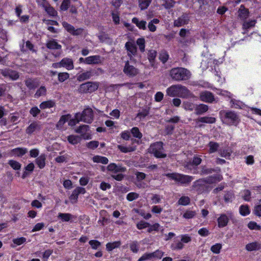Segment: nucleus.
<instances>
[{
    "label": "nucleus",
    "instance_id": "obj_17",
    "mask_svg": "<svg viewBox=\"0 0 261 261\" xmlns=\"http://www.w3.org/2000/svg\"><path fill=\"white\" fill-rule=\"evenodd\" d=\"M125 47L127 50L128 56L131 58L132 56H135L137 53V47L136 45L131 42H127L125 44Z\"/></svg>",
    "mask_w": 261,
    "mask_h": 261
},
{
    "label": "nucleus",
    "instance_id": "obj_58",
    "mask_svg": "<svg viewBox=\"0 0 261 261\" xmlns=\"http://www.w3.org/2000/svg\"><path fill=\"white\" fill-rule=\"evenodd\" d=\"M89 243L93 249H97L101 245L100 242L95 240L90 241Z\"/></svg>",
    "mask_w": 261,
    "mask_h": 261
},
{
    "label": "nucleus",
    "instance_id": "obj_38",
    "mask_svg": "<svg viewBox=\"0 0 261 261\" xmlns=\"http://www.w3.org/2000/svg\"><path fill=\"white\" fill-rule=\"evenodd\" d=\"M81 137L79 136L70 135L68 137L67 140L70 143L75 145L79 143L81 141Z\"/></svg>",
    "mask_w": 261,
    "mask_h": 261
},
{
    "label": "nucleus",
    "instance_id": "obj_1",
    "mask_svg": "<svg viewBox=\"0 0 261 261\" xmlns=\"http://www.w3.org/2000/svg\"><path fill=\"white\" fill-rule=\"evenodd\" d=\"M167 95L170 97H179L187 98L192 96L190 91L185 86L176 84L170 86L166 89Z\"/></svg>",
    "mask_w": 261,
    "mask_h": 261
},
{
    "label": "nucleus",
    "instance_id": "obj_18",
    "mask_svg": "<svg viewBox=\"0 0 261 261\" xmlns=\"http://www.w3.org/2000/svg\"><path fill=\"white\" fill-rule=\"evenodd\" d=\"M41 128V124L39 122H34L32 123L26 129V133L32 134L35 131H39Z\"/></svg>",
    "mask_w": 261,
    "mask_h": 261
},
{
    "label": "nucleus",
    "instance_id": "obj_3",
    "mask_svg": "<svg viewBox=\"0 0 261 261\" xmlns=\"http://www.w3.org/2000/svg\"><path fill=\"white\" fill-rule=\"evenodd\" d=\"M163 145L164 143L161 141L152 143L148 149V152L156 158H165L167 154L165 152Z\"/></svg>",
    "mask_w": 261,
    "mask_h": 261
},
{
    "label": "nucleus",
    "instance_id": "obj_26",
    "mask_svg": "<svg viewBox=\"0 0 261 261\" xmlns=\"http://www.w3.org/2000/svg\"><path fill=\"white\" fill-rule=\"evenodd\" d=\"M223 179L222 176L220 174H216L209 176L205 178L207 184H213L221 181Z\"/></svg>",
    "mask_w": 261,
    "mask_h": 261
},
{
    "label": "nucleus",
    "instance_id": "obj_33",
    "mask_svg": "<svg viewBox=\"0 0 261 261\" xmlns=\"http://www.w3.org/2000/svg\"><path fill=\"white\" fill-rule=\"evenodd\" d=\"M92 160L94 163H101L103 164H107L109 162V160L107 158L100 155L93 156Z\"/></svg>",
    "mask_w": 261,
    "mask_h": 261
},
{
    "label": "nucleus",
    "instance_id": "obj_13",
    "mask_svg": "<svg viewBox=\"0 0 261 261\" xmlns=\"http://www.w3.org/2000/svg\"><path fill=\"white\" fill-rule=\"evenodd\" d=\"M86 193V190L85 188L82 187H77L72 192V194L69 197V199L72 203H76L78 196L80 194H85Z\"/></svg>",
    "mask_w": 261,
    "mask_h": 261
},
{
    "label": "nucleus",
    "instance_id": "obj_25",
    "mask_svg": "<svg viewBox=\"0 0 261 261\" xmlns=\"http://www.w3.org/2000/svg\"><path fill=\"white\" fill-rule=\"evenodd\" d=\"M246 249L249 251L258 250L261 249V244L256 242H252L246 245Z\"/></svg>",
    "mask_w": 261,
    "mask_h": 261
},
{
    "label": "nucleus",
    "instance_id": "obj_57",
    "mask_svg": "<svg viewBox=\"0 0 261 261\" xmlns=\"http://www.w3.org/2000/svg\"><path fill=\"white\" fill-rule=\"evenodd\" d=\"M139 197V194L137 193L131 192L128 193L126 196V199L129 201H133Z\"/></svg>",
    "mask_w": 261,
    "mask_h": 261
},
{
    "label": "nucleus",
    "instance_id": "obj_21",
    "mask_svg": "<svg viewBox=\"0 0 261 261\" xmlns=\"http://www.w3.org/2000/svg\"><path fill=\"white\" fill-rule=\"evenodd\" d=\"M208 110V106L204 104L196 105L195 114L197 115H202Z\"/></svg>",
    "mask_w": 261,
    "mask_h": 261
},
{
    "label": "nucleus",
    "instance_id": "obj_37",
    "mask_svg": "<svg viewBox=\"0 0 261 261\" xmlns=\"http://www.w3.org/2000/svg\"><path fill=\"white\" fill-rule=\"evenodd\" d=\"M139 3V6L141 10H143L146 9L150 4L151 3L152 0H138Z\"/></svg>",
    "mask_w": 261,
    "mask_h": 261
},
{
    "label": "nucleus",
    "instance_id": "obj_41",
    "mask_svg": "<svg viewBox=\"0 0 261 261\" xmlns=\"http://www.w3.org/2000/svg\"><path fill=\"white\" fill-rule=\"evenodd\" d=\"M46 94V89L44 86H41L39 89H38L34 95L35 98H38L42 96H45Z\"/></svg>",
    "mask_w": 261,
    "mask_h": 261
},
{
    "label": "nucleus",
    "instance_id": "obj_10",
    "mask_svg": "<svg viewBox=\"0 0 261 261\" xmlns=\"http://www.w3.org/2000/svg\"><path fill=\"white\" fill-rule=\"evenodd\" d=\"M199 98L200 100L208 103H212L215 100L213 94L208 91L201 92L199 94Z\"/></svg>",
    "mask_w": 261,
    "mask_h": 261
},
{
    "label": "nucleus",
    "instance_id": "obj_32",
    "mask_svg": "<svg viewBox=\"0 0 261 261\" xmlns=\"http://www.w3.org/2000/svg\"><path fill=\"white\" fill-rule=\"evenodd\" d=\"M132 22L135 23L140 29L146 30V22L144 20L140 21L137 17L132 19Z\"/></svg>",
    "mask_w": 261,
    "mask_h": 261
},
{
    "label": "nucleus",
    "instance_id": "obj_40",
    "mask_svg": "<svg viewBox=\"0 0 261 261\" xmlns=\"http://www.w3.org/2000/svg\"><path fill=\"white\" fill-rule=\"evenodd\" d=\"M156 56V51L154 50H151L148 53V59L152 66H153L154 59Z\"/></svg>",
    "mask_w": 261,
    "mask_h": 261
},
{
    "label": "nucleus",
    "instance_id": "obj_12",
    "mask_svg": "<svg viewBox=\"0 0 261 261\" xmlns=\"http://www.w3.org/2000/svg\"><path fill=\"white\" fill-rule=\"evenodd\" d=\"M63 27L66 30L67 32L71 33L73 35H81L83 32V29L79 28L75 29L74 27L67 23V22L64 21L62 22Z\"/></svg>",
    "mask_w": 261,
    "mask_h": 261
},
{
    "label": "nucleus",
    "instance_id": "obj_9",
    "mask_svg": "<svg viewBox=\"0 0 261 261\" xmlns=\"http://www.w3.org/2000/svg\"><path fill=\"white\" fill-rule=\"evenodd\" d=\"M225 117L230 125H237L239 123V117L234 112L228 111L225 112Z\"/></svg>",
    "mask_w": 261,
    "mask_h": 261
},
{
    "label": "nucleus",
    "instance_id": "obj_53",
    "mask_svg": "<svg viewBox=\"0 0 261 261\" xmlns=\"http://www.w3.org/2000/svg\"><path fill=\"white\" fill-rule=\"evenodd\" d=\"M222 248V245L219 243H217L213 245L211 248V250L214 253L218 254Z\"/></svg>",
    "mask_w": 261,
    "mask_h": 261
},
{
    "label": "nucleus",
    "instance_id": "obj_49",
    "mask_svg": "<svg viewBox=\"0 0 261 261\" xmlns=\"http://www.w3.org/2000/svg\"><path fill=\"white\" fill-rule=\"evenodd\" d=\"M137 44L139 46L140 51L144 52L145 50V39L143 38L138 39Z\"/></svg>",
    "mask_w": 261,
    "mask_h": 261
},
{
    "label": "nucleus",
    "instance_id": "obj_42",
    "mask_svg": "<svg viewBox=\"0 0 261 261\" xmlns=\"http://www.w3.org/2000/svg\"><path fill=\"white\" fill-rule=\"evenodd\" d=\"M215 169L213 168H208L205 166L201 167L200 174L202 175H207L215 172Z\"/></svg>",
    "mask_w": 261,
    "mask_h": 261
},
{
    "label": "nucleus",
    "instance_id": "obj_22",
    "mask_svg": "<svg viewBox=\"0 0 261 261\" xmlns=\"http://www.w3.org/2000/svg\"><path fill=\"white\" fill-rule=\"evenodd\" d=\"M60 62L62 67L66 68L67 70L72 69L74 67L73 61L71 59L65 58Z\"/></svg>",
    "mask_w": 261,
    "mask_h": 261
},
{
    "label": "nucleus",
    "instance_id": "obj_59",
    "mask_svg": "<svg viewBox=\"0 0 261 261\" xmlns=\"http://www.w3.org/2000/svg\"><path fill=\"white\" fill-rule=\"evenodd\" d=\"M164 254V252L160 250H157L154 252L151 253L152 258H156L160 259Z\"/></svg>",
    "mask_w": 261,
    "mask_h": 261
},
{
    "label": "nucleus",
    "instance_id": "obj_64",
    "mask_svg": "<svg viewBox=\"0 0 261 261\" xmlns=\"http://www.w3.org/2000/svg\"><path fill=\"white\" fill-rule=\"evenodd\" d=\"M40 110L37 107H34L30 110V113L33 116L36 117L40 113Z\"/></svg>",
    "mask_w": 261,
    "mask_h": 261
},
{
    "label": "nucleus",
    "instance_id": "obj_16",
    "mask_svg": "<svg viewBox=\"0 0 261 261\" xmlns=\"http://www.w3.org/2000/svg\"><path fill=\"white\" fill-rule=\"evenodd\" d=\"M108 170L114 173L124 172L126 171L125 167H122L121 165H117L115 163H111L107 167Z\"/></svg>",
    "mask_w": 261,
    "mask_h": 261
},
{
    "label": "nucleus",
    "instance_id": "obj_52",
    "mask_svg": "<svg viewBox=\"0 0 261 261\" xmlns=\"http://www.w3.org/2000/svg\"><path fill=\"white\" fill-rule=\"evenodd\" d=\"M240 213L243 216L248 215L250 213L248 206L247 205H241L240 207Z\"/></svg>",
    "mask_w": 261,
    "mask_h": 261
},
{
    "label": "nucleus",
    "instance_id": "obj_35",
    "mask_svg": "<svg viewBox=\"0 0 261 261\" xmlns=\"http://www.w3.org/2000/svg\"><path fill=\"white\" fill-rule=\"evenodd\" d=\"M121 244V242L119 241L112 243L110 242L106 244V249L108 251H111L113 249L119 247Z\"/></svg>",
    "mask_w": 261,
    "mask_h": 261
},
{
    "label": "nucleus",
    "instance_id": "obj_39",
    "mask_svg": "<svg viewBox=\"0 0 261 261\" xmlns=\"http://www.w3.org/2000/svg\"><path fill=\"white\" fill-rule=\"evenodd\" d=\"M182 107L185 110L192 111L195 110L196 105L189 101H185L182 103Z\"/></svg>",
    "mask_w": 261,
    "mask_h": 261
},
{
    "label": "nucleus",
    "instance_id": "obj_45",
    "mask_svg": "<svg viewBox=\"0 0 261 261\" xmlns=\"http://www.w3.org/2000/svg\"><path fill=\"white\" fill-rule=\"evenodd\" d=\"M164 2L163 6L166 9H169L174 6L175 2L174 0H163Z\"/></svg>",
    "mask_w": 261,
    "mask_h": 261
},
{
    "label": "nucleus",
    "instance_id": "obj_61",
    "mask_svg": "<svg viewBox=\"0 0 261 261\" xmlns=\"http://www.w3.org/2000/svg\"><path fill=\"white\" fill-rule=\"evenodd\" d=\"M168 57L169 56L166 51H162L160 54L159 59L163 63H165L168 60Z\"/></svg>",
    "mask_w": 261,
    "mask_h": 261
},
{
    "label": "nucleus",
    "instance_id": "obj_48",
    "mask_svg": "<svg viewBox=\"0 0 261 261\" xmlns=\"http://www.w3.org/2000/svg\"><path fill=\"white\" fill-rule=\"evenodd\" d=\"M130 250L134 253H137L139 251V245L137 241L132 242L129 245Z\"/></svg>",
    "mask_w": 261,
    "mask_h": 261
},
{
    "label": "nucleus",
    "instance_id": "obj_47",
    "mask_svg": "<svg viewBox=\"0 0 261 261\" xmlns=\"http://www.w3.org/2000/svg\"><path fill=\"white\" fill-rule=\"evenodd\" d=\"M208 146L210 147V153H213L217 150L219 147V145L218 143L210 142L208 144Z\"/></svg>",
    "mask_w": 261,
    "mask_h": 261
},
{
    "label": "nucleus",
    "instance_id": "obj_19",
    "mask_svg": "<svg viewBox=\"0 0 261 261\" xmlns=\"http://www.w3.org/2000/svg\"><path fill=\"white\" fill-rule=\"evenodd\" d=\"M101 63L100 56H92L85 58V63L87 64H98Z\"/></svg>",
    "mask_w": 261,
    "mask_h": 261
},
{
    "label": "nucleus",
    "instance_id": "obj_14",
    "mask_svg": "<svg viewBox=\"0 0 261 261\" xmlns=\"http://www.w3.org/2000/svg\"><path fill=\"white\" fill-rule=\"evenodd\" d=\"M1 73L4 76L8 77L12 80H16L19 77L18 73L17 71L11 69H5L2 70Z\"/></svg>",
    "mask_w": 261,
    "mask_h": 261
},
{
    "label": "nucleus",
    "instance_id": "obj_62",
    "mask_svg": "<svg viewBox=\"0 0 261 261\" xmlns=\"http://www.w3.org/2000/svg\"><path fill=\"white\" fill-rule=\"evenodd\" d=\"M195 215V212L192 211H187L183 215V217L186 219H191L193 218Z\"/></svg>",
    "mask_w": 261,
    "mask_h": 261
},
{
    "label": "nucleus",
    "instance_id": "obj_11",
    "mask_svg": "<svg viewBox=\"0 0 261 261\" xmlns=\"http://www.w3.org/2000/svg\"><path fill=\"white\" fill-rule=\"evenodd\" d=\"M206 183L207 182L205 181V178L200 179L194 182L192 187L198 193H201L205 189Z\"/></svg>",
    "mask_w": 261,
    "mask_h": 261
},
{
    "label": "nucleus",
    "instance_id": "obj_55",
    "mask_svg": "<svg viewBox=\"0 0 261 261\" xmlns=\"http://www.w3.org/2000/svg\"><path fill=\"white\" fill-rule=\"evenodd\" d=\"M255 24V20H252L249 21H245L243 24V28L244 29L247 30L249 28L254 26Z\"/></svg>",
    "mask_w": 261,
    "mask_h": 261
},
{
    "label": "nucleus",
    "instance_id": "obj_5",
    "mask_svg": "<svg viewBox=\"0 0 261 261\" xmlns=\"http://www.w3.org/2000/svg\"><path fill=\"white\" fill-rule=\"evenodd\" d=\"M93 119V112L92 109L87 108L82 113L75 114V120L77 123L83 121L87 123H91Z\"/></svg>",
    "mask_w": 261,
    "mask_h": 261
},
{
    "label": "nucleus",
    "instance_id": "obj_6",
    "mask_svg": "<svg viewBox=\"0 0 261 261\" xmlns=\"http://www.w3.org/2000/svg\"><path fill=\"white\" fill-rule=\"evenodd\" d=\"M103 73L104 71L101 68H98L97 69H91L89 71H87L79 74L77 76V80L79 82H82L90 79L93 75H99Z\"/></svg>",
    "mask_w": 261,
    "mask_h": 261
},
{
    "label": "nucleus",
    "instance_id": "obj_56",
    "mask_svg": "<svg viewBox=\"0 0 261 261\" xmlns=\"http://www.w3.org/2000/svg\"><path fill=\"white\" fill-rule=\"evenodd\" d=\"M70 0H63L60 7L61 10L62 11L67 10L70 6Z\"/></svg>",
    "mask_w": 261,
    "mask_h": 261
},
{
    "label": "nucleus",
    "instance_id": "obj_28",
    "mask_svg": "<svg viewBox=\"0 0 261 261\" xmlns=\"http://www.w3.org/2000/svg\"><path fill=\"white\" fill-rule=\"evenodd\" d=\"M239 16L242 19H245L247 18L249 16V11L246 9L245 7L241 5L240 8L238 11Z\"/></svg>",
    "mask_w": 261,
    "mask_h": 261
},
{
    "label": "nucleus",
    "instance_id": "obj_24",
    "mask_svg": "<svg viewBox=\"0 0 261 261\" xmlns=\"http://www.w3.org/2000/svg\"><path fill=\"white\" fill-rule=\"evenodd\" d=\"M28 152V150L25 148H16L13 149L11 151V153L13 155L20 157L24 155Z\"/></svg>",
    "mask_w": 261,
    "mask_h": 261
},
{
    "label": "nucleus",
    "instance_id": "obj_51",
    "mask_svg": "<svg viewBox=\"0 0 261 261\" xmlns=\"http://www.w3.org/2000/svg\"><path fill=\"white\" fill-rule=\"evenodd\" d=\"M190 199L188 196H182L178 200V204L182 205H187L189 204Z\"/></svg>",
    "mask_w": 261,
    "mask_h": 261
},
{
    "label": "nucleus",
    "instance_id": "obj_44",
    "mask_svg": "<svg viewBox=\"0 0 261 261\" xmlns=\"http://www.w3.org/2000/svg\"><path fill=\"white\" fill-rule=\"evenodd\" d=\"M130 132L135 138L140 139L142 137V134L137 127H133L131 129Z\"/></svg>",
    "mask_w": 261,
    "mask_h": 261
},
{
    "label": "nucleus",
    "instance_id": "obj_20",
    "mask_svg": "<svg viewBox=\"0 0 261 261\" xmlns=\"http://www.w3.org/2000/svg\"><path fill=\"white\" fill-rule=\"evenodd\" d=\"M41 5L48 15L52 16H55L57 15V12L48 3H44L41 4Z\"/></svg>",
    "mask_w": 261,
    "mask_h": 261
},
{
    "label": "nucleus",
    "instance_id": "obj_36",
    "mask_svg": "<svg viewBox=\"0 0 261 261\" xmlns=\"http://www.w3.org/2000/svg\"><path fill=\"white\" fill-rule=\"evenodd\" d=\"M55 106V102L53 100H48L41 102L39 107L41 109L50 108Z\"/></svg>",
    "mask_w": 261,
    "mask_h": 261
},
{
    "label": "nucleus",
    "instance_id": "obj_54",
    "mask_svg": "<svg viewBox=\"0 0 261 261\" xmlns=\"http://www.w3.org/2000/svg\"><path fill=\"white\" fill-rule=\"evenodd\" d=\"M224 200L226 202H230L234 199V195L232 192H228L224 196Z\"/></svg>",
    "mask_w": 261,
    "mask_h": 261
},
{
    "label": "nucleus",
    "instance_id": "obj_30",
    "mask_svg": "<svg viewBox=\"0 0 261 261\" xmlns=\"http://www.w3.org/2000/svg\"><path fill=\"white\" fill-rule=\"evenodd\" d=\"M25 85L30 89H34L38 87V84L33 79H28L25 81Z\"/></svg>",
    "mask_w": 261,
    "mask_h": 261
},
{
    "label": "nucleus",
    "instance_id": "obj_34",
    "mask_svg": "<svg viewBox=\"0 0 261 261\" xmlns=\"http://www.w3.org/2000/svg\"><path fill=\"white\" fill-rule=\"evenodd\" d=\"M46 156L45 154H41L39 157L36 159V163L38 166L40 168L42 169L45 165V161Z\"/></svg>",
    "mask_w": 261,
    "mask_h": 261
},
{
    "label": "nucleus",
    "instance_id": "obj_27",
    "mask_svg": "<svg viewBox=\"0 0 261 261\" xmlns=\"http://www.w3.org/2000/svg\"><path fill=\"white\" fill-rule=\"evenodd\" d=\"M198 123L199 122L205 123H214L216 122V118L212 117H202L196 120Z\"/></svg>",
    "mask_w": 261,
    "mask_h": 261
},
{
    "label": "nucleus",
    "instance_id": "obj_2",
    "mask_svg": "<svg viewBox=\"0 0 261 261\" xmlns=\"http://www.w3.org/2000/svg\"><path fill=\"white\" fill-rule=\"evenodd\" d=\"M169 75L172 80L179 82L188 80L191 77V73L186 68L176 67L170 70Z\"/></svg>",
    "mask_w": 261,
    "mask_h": 261
},
{
    "label": "nucleus",
    "instance_id": "obj_31",
    "mask_svg": "<svg viewBox=\"0 0 261 261\" xmlns=\"http://www.w3.org/2000/svg\"><path fill=\"white\" fill-rule=\"evenodd\" d=\"M58 218L61 219L62 222H68L73 218V216L69 213H60L58 215Z\"/></svg>",
    "mask_w": 261,
    "mask_h": 261
},
{
    "label": "nucleus",
    "instance_id": "obj_50",
    "mask_svg": "<svg viewBox=\"0 0 261 261\" xmlns=\"http://www.w3.org/2000/svg\"><path fill=\"white\" fill-rule=\"evenodd\" d=\"M69 77V74L67 72H60L58 74V80L60 82H63Z\"/></svg>",
    "mask_w": 261,
    "mask_h": 261
},
{
    "label": "nucleus",
    "instance_id": "obj_7",
    "mask_svg": "<svg viewBox=\"0 0 261 261\" xmlns=\"http://www.w3.org/2000/svg\"><path fill=\"white\" fill-rule=\"evenodd\" d=\"M98 86V82H87L81 84L78 90L81 93H92L96 91Z\"/></svg>",
    "mask_w": 261,
    "mask_h": 261
},
{
    "label": "nucleus",
    "instance_id": "obj_15",
    "mask_svg": "<svg viewBox=\"0 0 261 261\" xmlns=\"http://www.w3.org/2000/svg\"><path fill=\"white\" fill-rule=\"evenodd\" d=\"M189 17L187 15H182L174 21V26L180 27L188 23Z\"/></svg>",
    "mask_w": 261,
    "mask_h": 261
},
{
    "label": "nucleus",
    "instance_id": "obj_46",
    "mask_svg": "<svg viewBox=\"0 0 261 261\" xmlns=\"http://www.w3.org/2000/svg\"><path fill=\"white\" fill-rule=\"evenodd\" d=\"M9 165L14 170H18L21 168V164L18 162L14 160H10L8 162Z\"/></svg>",
    "mask_w": 261,
    "mask_h": 261
},
{
    "label": "nucleus",
    "instance_id": "obj_29",
    "mask_svg": "<svg viewBox=\"0 0 261 261\" xmlns=\"http://www.w3.org/2000/svg\"><path fill=\"white\" fill-rule=\"evenodd\" d=\"M46 47L50 49H60L61 48V45L59 44L55 39L49 41L46 43Z\"/></svg>",
    "mask_w": 261,
    "mask_h": 261
},
{
    "label": "nucleus",
    "instance_id": "obj_8",
    "mask_svg": "<svg viewBox=\"0 0 261 261\" xmlns=\"http://www.w3.org/2000/svg\"><path fill=\"white\" fill-rule=\"evenodd\" d=\"M123 71L129 77H134L139 73V70L134 66L130 65L128 61L125 62Z\"/></svg>",
    "mask_w": 261,
    "mask_h": 261
},
{
    "label": "nucleus",
    "instance_id": "obj_4",
    "mask_svg": "<svg viewBox=\"0 0 261 261\" xmlns=\"http://www.w3.org/2000/svg\"><path fill=\"white\" fill-rule=\"evenodd\" d=\"M169 178L174 180L181 185H188L193 180L194 178L192 176L184 175L178 173H166L165 174Z\"/></svg>",
    "mask_w": 261,
    "mask_h": 261
},
{
    "label": "nucleus",
    "instance_id": "obj_43",
    "mask_svg": "<svg viewBox=\"0 0 261 261\" xmlns=\"http://www.w3.org/2000/svg\"><path fill=\"white\" fill-rule=\"evenodd\" d=\"M118 148L122 152L124 153L133 152L136 149V147L134 146L125 147L121 145H118Z\"/></svg>",
    "mask_w": 261,
    "mask_h": 261
},
{
    "label": "nucleus",
    "instance_id": "obj_63",
    "mask_svg": "<svg viewBox=\"0 0 261 261\" xmlns=\"http://www.w3.org/2000/svg\"><path fill=\"white\" fill-rule=\"evenodd\" d=\"M149 226H150L149 223H148L146 222H145V221H140L139 223H138L137 224V227L139 229H142L143 228H145L146 227H149Z\"/></svg>",
    "mask_w": 261,
    "mask_h": 261
},
{
    "label": "nucleus",
    "instance_id": "obj_23",
    "mask_svg": "<svg viewBox=\"0 0 261 261\" xmlns=\"http://www.w3.org/2000/svg\"><path fill=\"white\" fill-rule=\"evenodd\" d=\"M228 217L225 214H221L218 218V226L219 227H224L226 226L228 222Z\"/></svg>",
    "mask_w": 261,
    "mask_h": 261
},
{
    "label": "nucleus",
    "instance_id": "obj_60",
    "mask_svg": "<svg viewBox=\"0 0 261 261\" xmlns=\"http://www.w3.org/2000/svg\"><path fill=\"white\" fill-rule=\"evenodd\" d=\"M99 145V142L97 141H92L88 143L87 147L91 149H94L96 148Z\"/></svg>",
    "mask_w": 261,
    "mask_h": 261
}]
</instances>
